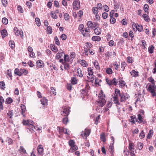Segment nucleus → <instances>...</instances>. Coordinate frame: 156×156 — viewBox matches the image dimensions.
<instances>
[{
  "label": "nucleus",
  "instance_id": "nucleus-1",
  "mask_svg": "<svg viewBox=\"0 0 156 156\" xmlns=\"http://www.w3.org/2000/svg\"><path fill=\"white\" fill-rule=\"evenodd\" d=\"M22 123L23 125L27 126V131L28 132L32 133V130L34 129H36V126L34 125V122L31 120L23 119Z\"/></svg>",
  "mask_w": 156,
  "mask_h": 156
},
{
  "label": "nucleus",
  "instance_id": "nucleus-2",
  "mask_svg": "<svg viewBox=\"0 0 156 156\" xmlns=\"http://www.w3.org/2000/svg\"><path fill=\"white\" fill-rule=\"evenodd\" d=\"M105 95L103 94L102 92H101L99 94L98 96V99L97 101L98 105L101 107L104 106L106 101L105 99Z\"/></svg>",
  "mask_w": 156,
  "mask_h": 156
},
{
  "label": "nucleus",
  "instance_id": "nucleus-3",
  "mask_svg": "<svg viewBox=\"0 0 156 156\" xmlns=\"http://www.w3.org/2000/svg\"><path fill=\"white\" fill-rule=\"evenodd\" d=\"M148 91L151 93L153 96H156V87L154 83H152V84L148 86Z\"/></svg>",
  "mask_w": 156,
  "mask_h": 156
},
{
  "label": "nucleus",
  "instance_id": "nucleus-4",
  "mask_svg": "<svg viewBox=\"0 0 156 156\" xmlns=\"http://www.w3.org/2000/svg\"><path fill=\"white\" fill-rule=\"evenodd\" d=\"M70 108L65 107L62 109L61 111V114L63 116L68 117L70 112Z\"/></svg>",
  "mask_w": 156,
  "mask_h": 156
},
{
  "label": "nucleus",
  "instance_id": "nucleus-5",
  "mask_svg": "<svg viewBox=\"0 0 156 156\" xmlns=\"http://www.w3.org/2000/svg\"><path fill=\"white\" fill-rule=\"evenodd\" d=\"M73 8L76 10H77L80 8V2L79 0H73Z\"/></svg>",
  "mask_w": 156,
  "mask_h": 156
},
{
  "label": "nucleus",
  "instance_id": "nucleus-6",
  "mask_svg": "<svg viewBox=\"0 0 156 156\" xmlns=\"http://www.w3.org/2000/svg\"><path fill=\"white\" fill-rule=\"evenodd\" d=\"M58 130L59 133L60 134L64 133L66 134L69 135V131H68V129H66L65 128L62 127H60L58 126Z\"/></svg>",
  "mask_w": 156,
  "mask_h": 156
},
{
  "label": "nucleus",
  "instance_id": "nucleus-7",
  "mask_svg": "<svg viewBox=\"0 0 156 156\" xmlns=\"http://www.w3.org/2000/svg\"><path fill=\"white\" fill-rule=\"evenodd\" d=\"M106 80L107 83L110 86L112 85H116L118 83V82L116 81V79L115 78H114L112 80L106 79Z\"/></svg>",
  "mask_w": 156,
  "mask_h": 156
},
{
  "label": "nucleus",
  "instance_id": "nucleus-8",
  "mask_svg": "<svg viewBox=\"0 0 156 156\" xmlns=\"http://www.w3.org/2000/svg\"><path fill=\"white\" fill-rule=\"evenodd\" d=\"M87 71L88 75L89 76H91V81H93L94 80V75H93V69L91 67H89L88 68Z\"/></svg>",
  "mask_w": 156,
  "mask_h": 156
},
{
  "label": "nucleus",
  "instance_id": "nucleus-9",
  "mask_svg": "<svg viewBox=\"0 0 156 156\" xmlns=\"http://www.w3.org/2000/svg\"><path fill=\"white\" fill-rule=\"evenodd\" d=\"M90 133V130L89 129H85L84 131H82L81 133V136L83 137H87Z\"/></svg>",
  "mask_w": 156,
  "mask_h": 156
},
{
  "label": "nucleus",
  "instance_id": "nucleus-10",
  "mask_svg": "<svg viewBox=\"0 0 156 156\" xmlns=\"http://www.w3.org/2000/svg\"><path fill=\"white\" fill-rule=\"evenodd\" d=\"M97 23H96L93 22L91 21H88L87 23V25L89 28L92 29L95 28L97 27Z\"/></svg>",
  "mask_w": 156,
  "mask_h": 156
},
{
  "label": "nucleus",
  "instance_id": "nucleus-11",
  "mask_svg": "<svg viewBox=\"0 0 156 156\" xmlns=\"http://www.w3.org/2000/svg\"><path fill=\"white\" fill-rule=\"evenodd\" d=\"M120 101L121 102H123L128 99L129 98V96L126 93L122 94L120 96Z\"/></svg>",
  "mask_w": 156,
  "mask_h": 156
},
{
  "label": "nucleus",
  "instance_id": "nucleus-12",
  "mask_svg": "<svg viewBox=\"0 0 156 156\" xmlns=\"http://www.w3.org/2000/svg\"><path fill=\"white\" fill-rule=\"evenodd\" d=\"M44 149L41 145H39L38 146L37 151L39 154L42 156L44 155Z\"/></svg>",
  "mask_w": 156,
  "mask_h": 156
},
{
  "label": "nucleus",
  "instance_id": "nucleus-13",
  "mask_svg": "<svg viewBox=\"0 0 156 156\" xmlns=\"http://www.w3.org/2000/svg\"><path fill=\"white\" fill-rule=\"evenodd\" d=\"M135 95L136 96V98H137V99L136 100V102L135 103V104H136V103L137 101L140 102L143 101L144 97L141 94L138 93L137 94H136Z\"/></svg>",
  "mask_w": 156,
  "mask_h": 156
},
{
  "label": "nucleus",
  "instance_id": "nucleus-14",
  "mask_svg": "<svg viewBox=\"0 0 156 156\" xmlns=\"http://www.w3.org/2000/svg\"><path fill=\"white\" fill-rule=\"evenodd\" d=\"M64 51L62 50H61L57 53L55 56V58L57 59L61 58L63 56V55H64Z\"/></svg>",
  "mask_w": 156,
  "mask_h": 156
},
{
  "label": "nucleus",
  "instance_id": "nucleus-15",
  "mask_svg": "<svg viewBox=\"0 0 156 156\" xmlns=\"http://www.w3.org/2000/svg\"><path fill=\"white\" fill-rule=\"evenodd\" d=\"M139 121L138 122L139 123H142L144 124L146 123L145 121L144 120L143 117L140 114H138L137 115Z\"/></svg>",
  "mask_w": 156,
  "mask_h": 156
},
{
  "label": "nucleus",
  "instance_id": "nucleus-16",
  "mask_svg": "<svg viewBox=\"0 0 156 156\" xmlns=\"http://www.w3.org/2000/svg\"><path fill=\"white\" fill-rule=\"evenodd\" d=\"M36 64L37 65V67L39 68L41 67H43L44 66V64L43 61L41 60H38L36 62Z\"/></svg>",
  "mask_w": 156,
  "mask_h": 156
},
{
  "label": "nucleus",
  "instance_id": "nucleus-17",
  "mask_svg": "<svg viewBox=\"0 0 156 156\" xmlns=\"http://www.w3.org/2000/svg\"><path fill=\"white\" fill-rule=\"evenodd\" d=\"M41 104L44 106L48 105V100L46 98H44L40 100Z\"/></svg>",
  "mask_w": 156,
  "mask_h": 156
},
{
  "label": "nucleus",
  "instance_id": "nucleus-18",
  "mask_svg": "<svg viewBox=\"0 0 156 156\" xmlns=\"http://www.w3.org/2000/svg\"><path fill=\"white\" fill-rule=\"evenodd\" d=\"M118 95H115L114 94V96L113 97V101H114V103L117 105H119L120 103L119 102V100L118 99Z\"/></svg>",
  "mask_w": 156,
  "mask_h": 156
},
{
  "label": "nucleus",
  "instance_id": "nucleus-19",
  "mask_svg": "<svg viewBox=\"0 0 156 156\" xmlns=\"http://www.w3.org/2000/svg\"><path fill=\"white\" fill-rule=\"evenodd\" d=\"M1 34L2 38H4L8 34L6 30L5 29L1 31Z\"/></svg>",
  "mask_w": 156,
  "mask_h": 156
},
{
  "label": "nucleus",
  "instance_id": "nucleus-20",
  "mask_svg": "<svg viewBox=\"0 0 156 156\" xmlns=\"http://www.w3.org/2000/svg\"><path fill=\"white\" fill-rule=\"evenodd\" d=\"M134 144L133 143L129 142V149L130 151H134Z\"/></svg>",
  "mask_w": 156,
  "mask_h": 156
},
{
  "label": "nucleus",
  "instance_id": "nucleus-21",
  "mask_svg": "<svg viewBox=\"0 0 156 156\" xmlns=\"http://www.w3.org/2000/svg\"><path fill=\"white\" fill-rule=\"evenodd\" d=\"M88 86L86 85L85 88L80 90L81 93L83 95H85L87 94V92H88Z\"/></svg>",
  "mask_w": 156,
  "mask_h": 156
},
{
  "label": "nucleus",
  "instance_id": "nucleus-22",
  "mask_svg": "<svg viewBox=\"0 0 156 156\" xmlns=\"http://www.w3.org/2000/svg\"><path fill=\"white\" fill-rule=\"evenodd\" d=\"M155 48L153 45L150 46L148 48V51L149 53L152 54L154 52Z\"/></svg>",
  "mask_w": 156,
  "mask_h": 156
},
{
  "label": "nucleus",
  "instance_id": "nucleus-23",
  "mask_svg": "<svg viewBox=\"0 0 156 156\" xmlns=\"http://www.w3.org/2000/svg\"><path fill=\"white\" fill-rule=\"evenodd\" d=\"M101 39V37L98 36H94L92 38V40L94 41H99Z\"/></svg>",
  "mask_w": 156,
  "mask_h": 156
},
{
  "label": "nucleus",
  "instance_id": "nucleus-24",
  "mask_svg": "<svg viewBox=\"0 0 156 156\" xmlns=\"http://www.w3.org/2000/svg\"><path fill=\"white\" fill-rule=\"evenodd\" d=\"M95 68L98 70L100 69V67L99 65V63L97 60H95L94 62H93Z\"/></svg>",
  "mask_w": 156,
  "mask_h": 156
},
{
  "label": "nucleus",
  "instance_id": "nucleus-25",
  "mask_svg": "<svg viewBox=\"0 0 156 156\" xmlns=\"http://www.w3.org/2000/svg\"><path fill=\"white\" fill-rule=\"evenodd\" d=\"M130 73L131 75L133 76L136 77L139 76L138 72L134 70H133L132 71L130 72Z\"/></svg>",
  "mask_w": 156,
  "mask_h": 156
},
{
  "label": "nucleus",
  "instance_id": "nucleus-26",
  "mask_svg": "<svg viewBox=\"0 0 156 156\" xmlns=\"http://www.w3.org/2000/svg\"><path fill=\"white\" fill-rule=\"evenodd\" d=\"M78 147L76 145H75L72 147H71L69 150V152L71 153H73L74 151H76L77 150Z\"/></svg>",
  "mask_w": 156,
  "mask_h": 156
},
{
  "label": "nucleus",
  "instance_id": "nucleus-27",
  "mask_svg": "<svg viewBox=\"0 0 156 156\" xmlns=\"http://www.w3.org/2000/svg\"><path fill=\"white\" fill-rule=\"evenodd\" d=\"M101 29L99 27H96L94 29V33H95L97 35H99L101 33Z\"/></svg>",
  "mask_w": 156,
  "mask_h": 156
},
{
  "label": "nucleus",
  "instance_id": "nucleus-28",
  "mask_svg": "<svg viewBox=\"0 0 156 156\" xmlns=\"http://www.w3.org/2000/svg\"><path fill=\"white\" fill-rule=\"evenodd\" d=\"M21 108V114L23 115V116H25L24 113H25L26 110V107L24 105H22L20 106Z\"/></svg>",
  "mask_w": 156,
  "mask_h": 156
},
{
  "label": "nucleus",
  "instance_id": "nucleus-29",
  "mask_svg": "<svg viewBox=\"0 0 156 156\" xmlns=\"http://www.w3.org/2000/svg\"><path fill=\"white\" fill-rule=\"evenodd\" d=\"M131 119V122L133 123V124L135 123L136 122L138 121L137 119L136 118L135 115H133L130 117Z\"/></svg>",
  "mask_w": 156,
  "mask_h": 156
},
{
  "label": "nucleus",
  "instance_id": "nucleus-30",
  "mask_svg": "<svg viewBox=\"0 0 156 156\" xmlns=\"http://www.w3.org/2000/svg\"><path fill=\"white\" fill-rule=\"evenodd\" d=\"M101 140L104 142L106 141L105 135V133H103L100 135Z\"/></svg>",
  "mask_w": 156,
  "mask_h": 156
},
{
  "label": "nucleus",
  "instance_id": "nucleus-31",
  "mask_svg": "<svg viewBox=\"0 0 156 156\" xmlns=\"http://www.w3.org/2000/svg\"><path fill=\"white\" fill-rule=\"evenodd\" d=\"M153 131L152 129H151L149 130V132L147 136V138L148 139H150L153 135Z\"/></svg>",
  "mask_w": 156,
  "mask_h": 156
},
{
  "label": "nucleus",
  "instance_id": "nucleus-32",
  "mask_svg": "<svg viewBox=\"0 0 156 156\" xmlns=\"http://www.w3.org/2000/svg\"><path fill=\"white\" fill-rule=\"evenodd\" d=\"M15 34L17 36L20 35L21 37H23V32L21 31H19L17 30V31L15 32Z\"/></svg>",
  "mask_w": 156,
  "mask_h": 156
},
{
  "label": "nucleus",
  "instance_id": "nucleus-33",
  "mask_svg": "<svg viewBox=\"0 0 156 156\" xmlns=\"http://www.w3.org/2000/svg\"><path fill=\"white\" fill-rule=\"evenodd\" d=\"M14 73L17 75L21 76L22 75V73L20 71V69L19 70L18 69H15Z\"/></svg>",
  "mask_w": 156,
  "mask_h": 156
},
{
  "label": "nucleus",
  "instance_id": "nucleus-34",
  "mask_svg": "<svg viewBox=\"0 0 156 156\" xmlns=\"http://www.w3.org/2000/svg\"><path fill=\"white\" fill-rule=\"evenodd\" d=\"M5 84L4 81L0 82V88L3 90H5Z\"/></svg>",
  "mask_w": 156,
  "mask_h": 156
},
{
  "label": "nucleus",
  "instance_id": "nucleus-35",
  "mask_svg": "<svg viewBox=\"0 0 156 156\" xmlns=\"http://www.w3.org/2000/svg\"><path fill=\"white\" fill-rule=\"evenodd\" d=\"M13 101V100L10 97L8 98L6 100L5 103L9 104L12 103Z\"/></svg>",
  "mask_w": 156,
  "mask_h": 156
},
{
  "label": "nucleus",
  "instance_id": "nucleus-36",
  "mask_svg": "<svg viewBox=\"0 0 156 156\" xmlns=\"http://www.w3.org/2000/svg\"><path fill=\"white\" fill-rule=\"evenodd\" d=\"M9 44L11 48L12 49L15 48V43L14 41L12 40L10 41L9 42Z\"/></svg>",
  "mask_w": 156,
  "mask_h": 156
},
{
  "label": "nucleus",
  "instance_id": "nucleus-37",
  "mask_svg": "<svg viewBox=\"0 0 156 156\" xmlns=\"http://www.w3.org/2000/svg\"><path fill=\"white\" fill-rule=\"evenodd\" d=\"M82 66L84 67H86L87 66L88 64L86 62V61L84 60H82L80 62Z\"/></svg>",
  "mask_w": 156,
  "mask_h": 156
},
{
  "label": "nucleus",
  "instance_id": "nucleus-38",
  "mask_svg": "<svg viewBox=\"0 0 156 156\" xmlns=\"http://www.w3.org/2000/svg\"><path fill=\"white\" fill-rule=\"evenodd\" d=\"M13 115V112L12 110H9L7 113V115L9 117V118L11 119Z\"/></svg>",
  "mask_w": 156,
  "mask_h": 156
},
{
  "label": "nucleus",
  "instance_id": "nucleus-39",
  "mask_svg": "<svg viewBox=\"0 0 156 156\" xmlns=\"http://www.w3.org/2000/svg\"><path fill=\"white\" fill-rule=\"evenodd\" d=\"M114 144L113 143L111 144L109 147V150H111L110 153L111 154L113 153L114 152Z\"/></svg>",
  "mask_w": 156,
  "mask_h": 156
},
{
  "label": "nucleus",
  "instance_id": "nucleus-40",
  "mask_svg": "<svg viewBox=\"0 0 156 156\" xmlns=\"http://www.w3.org/2000/svg\"><path fill=\"white\" fill-rule=\"evenodd\" d=\"M142 16L145 21L148 22L150 21L149 17L146 14H143Z\"/></svg>",
  "mask_w": 156,
  "mask_h": 156
},
{
  "label": "nucleus",
  "instance_id": "nucleus-41",
  "mask_svg": "<svg viewBox=\"0 0 156 156\" xmlns=\"http://www.w3.org/2000/svg\"><path fill=\"white\" fill-rule=\"evenodd\" d=\"M121 68L122 71H123L125 69V67L126 66V64L125 62H122L121 63Z\"/></svg>",
  "mask_w": 156,
  "mask_h": 156
},
{
  "label": "nucleus",
  "instance_id": "nucleus-42",
  "mask_svg": "<svg viewBox=\"0 0 156 156\" xmlns=\"http://www.w3.org/2000/svg\"><path fill=\"white\" fill-rule=\"evenodd\" d=\"M84 26L83 24H80L79 25L78 29L81 32L82 34L84 32V30H83Z\"/></svg>",
  "mask_w": 156,
  "mask_h": 156
},
{
  "label": "nucleus",
  "instance_id": "nucleus-43",
  "mask_svg": "<svg viewBox=\"0 0 156 156\" xmlns=\"http://www.w3.org/2000/svg\"><path fill=\"white\" fill-rule=\"evenodd\" d=\"M51 47L53 51L55 52L58 51V48L57 47H55L54 44H51Z\"/></svg>",
  "mask_w": 156,
  "mask_h": 156
},
{
  "label": "nucleus",
  "instance_id": "nucleus-44",
  "mask_svg": "<svg viewBox=\"0 0 156 156\" xmlns=\"http://www.w3.org/2000/svg\"><path fill=\"white\" fill-rule=\"evenodd\" d=\"M20 71L21 73H22V75L23 74H24L25 75H26L28 73L27 70L25 69H20Z\"/></svg>",
  "mask_w": 156,
  "mask_h": 156
},
{
  "label": "nucleus",
  "instance_id": "nucleus-45",
  "mask_svg": "<svg viewBox=\"0 0 156 156\" xmlns=\"http://www.w3.org/2000/svg\"><path fill=\"white\" fill-rule=\"evenodd\" d=\"M47 32L48 34H51L52 33V28L50 26H48L47 27Z\"/></svg>",
  "mask_w": 156,
  "mask_h": 156
},
{
  "label": "nucleus",
  "instance_id": "nucleus-46",
  "mask_svg": "<svg viewBox=\"0 0 156 156\" xmlns=\"http://www.w3.org/2000/svg\"><path fill=\"white\" fill-rule=\"evenodd\" d=\"M68 121H69L68 119V117H66L63 118L62 122L63 123L65 124H66L68 122Z\"/></svg>",
  "mask_w": 156,
  "mask_h": 156
},
{
  "label": "nucleus",
  "instance_id": "nucleus-47",
  "mask_svg": "<svg viewBox=\"0 0 156 156\" xmlns=\"http://www.w3.org/2000/svg\"><path fill=\"white\" fill-rule=\"evenodd\" d=\"M69 146L71 147L75 145V142L73 140H70L69 141Z\"/></svg>",
  "mask_w": 156,
  "mask_h": 156
},
{
  "label": "nucleus",
  "instance_id": "nucleus-48",
  "mask_svg": "<svg viewBox=\"0 0 156 156\" xmlns=\"http://www.w3.org/2000/svg\"><path fill=\"white\" fill-rule=\"evenodd\" d=\"M65 20L66 21H68L69 19V16L68 14L65 13L64 15Z\"/></svg>",
  "mask_w": 156,
  "mask_h": 156
},
{
  "label": "nucleus",
  "instance_id": "nucleus-49",
  "mask_svg": "<svg viewBox=\"0 0 156 156\" xmlns=\"http://www.w3.org/2000/svg\"><path fill=\"white\" fill-rule=\"evenodd\" d=\"M2 23L5 25H6L8 23V20L5 17L3 18L2 19Z\"/></svg>",
  "mask_w": 156,
  "mask_h": 156
},
{
  "label": "nucleus",
  "instance_id": "nucleus-50",
  "mask_svg": "<svg viewBox=\"0 0 156 156\" xmlns=\"http://www.w3.org/2000/svg\"><path fill=\"white\" fill-rule=\"evenodd\" d=\"M119 83L120 86H121L122 87L124 86L126 84L125 82L122 80H120L119 81Z\"/></svg>",
  "mask_w": 156,
  "mask_h": 156
},
{
  "label": "nucleus",
  "instance_id": "nucleus-51",
  "mask_svg": "<svg viewBox=\"0 0 156 156\" xmlns=\"http://www.w3.org/2000/svg\"><path fill=\"white\" fill-rule=\"evenodd\" d=\"M35 20L37 25L38 27L40 26H41V24L40 19L38 18H35Z\"/></svg>",
  "mask_w": 156,
  "mask_h": 156
},
{
  "label": "nucleus",
  "instance_id": "nucleus-52",
  "mask_svg": "<svg viewBox=\"0 0 156 156\" xmlns=\"http://www.w3.org/2000/svg\"><path fill=\"white\" fill-rule=\"evenodd\" d=\"M82 70L81 69L79 68L77 69V73L78 74V76L80 77H82L83 76V75L82 73Z\"/></svg>",
  "mask_w": 156,
  "mask_h": 156
},
{
  "label": "nucleus",
  "instance_id": "nucleus-53",
  "mask_svg": "<svg viewBox=\"0 0 156 156\" xmlns=\"http://www.w3.org/2000/svg\"><path fill=\"white\" fill-rule=\"evenodd\" d=\"M148 8H149V6L148 5L145 4L144 5V11L146 12H148Z\"/></svg>",
  "mask_w": 156,
  "mask_h": 156
},
{
  "label": "nucleus",
  "instance_id": "nucleus-54",
  "mask_svg": "<svg viewBox=\"0 0 156 156\" xmlns=\"http://www.w3.org/2000/svg\"><path fill=\"white\" fill-rule=\"evenodd\" d=\"M69 55H64V60L66 62H69Z\"/></svg>",
  "mask_w": 156,
  "mask_h": 156
},
{
  "label": "nucleus",
  "instance_id": "nucleus-55",
  "mask_svg": "<svg viewBox=\"0 0 156 156\" xmlns=\"http://www.w3.org/2000/svg\"><path fill=\"white\" fill-rule=\"evenodd\" d=\"M11 70L10 69H8L7 70V74L10 78L12 80V76L11 73Z\"/></svg>",
  "mask_w": 156,
  "mask_h": 156
},
{
  "label": "nucleus",
  "instance_id": "nucleus-56",
  "mask_svg": "<svg viewBox=\"0 0 156 156\" xmlns=\"http://www.w3.org/2000/svg\"><path fill=\"white\" fill-rule=\"evenodd\" d=\"M17 9L19 12L20 13H22L23 12V10L22 7L20 5H18L17 6Z\"/></svg>",
  "mask_w": 156,
  "mask_h": 156
},
{
  "label": "nucleus",
  "instance_id": "nucleus-57",
  "mask_svg": "<svg viewBox=\"0 0 156 156\" xmlns=\"http://www.w3.org/2000/svg\"><path fill=\"white\" fill-rule=\"evenodd\" d=\"M92 45L91 43L87 42L86 43V45L85 47L88 49H90V48L92 47Z\"/></svg>",
  "mask_w": 156,
  "mask_h": 156
},
{
  "label": "nucleus",
  "instance_id": "nucleus-58",
  "mask_svg": "<svg viewBox=\"0 0 156 156\" xmlns=\"http://www.w3.org/2000/svg\"><path fill=\"white\" fill-rule=\"evenodd\" d=\"M55 42L56 44L59 45H60V43L59 42V40L58 37L57 36H55Z\"/></svg>",
  "mask_w": 156,
  "mask_h": 156
},
{
  "label": "nucleus",
  "instance_id": "nucleus-59",
  "mask_svg": "<svg viewBox=\"0 0 156 156\" xmlns=\"http://www.w3.org/2000/svg\"><path fill=\"white\" fill-rule=\"evenodd\" d=\"M136 29L139 31L141 32L143 30V27L141 25H138Z\"/></svg>",
  "mask_w": 156,
  "mask_h": 156
},
{
  "label": "nucleus",
  "instance_id": "nucleus-60",
  "mask_svg": "<svg viewBox=\"0 0 156 156\" xmlns=\"http://www.w3.org/2000/svg\"><path fill=\"white\" fill-rule=\"evenodd\" d=\"M115 95H118L119 96H120L122 94H120V91L118 89H116L115 90Z\"/></svg>",
  "mask_w": 156,
  "mask_h": 156
},
{
  "label": "nucleus",
  "instance_id": "nucleus-61",
  "mask_svg": "<svg viewBox=\"0 0 156 156\" xmlns=\"http://www.w3.org/2000/svg\"><path fill=\"white\" fill-rule=\"evenodd\" d=\"M92 11L94 14H97L98 11V8L96 7L93 8Z\"/></svg>",
  "mask_w": 156,
  "mask_h": 156
},
{
  "label": "nucleus",
  "instance_id": "nucleus-62",
  "mask_svg": "<svg viewBox=\"0 0 156 156\" xmlns=\"http://www.w3.org/2000/svg\"><path fill=\"white\" fill-rule=\"evenodd\" d=\"M71 82L73 84H76L77 83L76 79L75 77H73L71 79Z\"/></svg>",
  "mask_w": 156,
  "mask_h": 156
},
{
  "label": "nucleus",
  "instance_id": "nucleus-63",
  "mask_svg": "<svg viewBox=\"0 0 156 156\" xmlns=\"http://www.w3.org/2000/svg\"><path fill=\"white\" fill-rule=\"evenodd\" d=\"M106 73L108 74H111L112 73V70L110 68H107L106 69Z\"/></svg>",
  "mask_w": 156,
  "mask_h": 156
},
{
  "label": "nucleus",
  "instance_id": "nucleus-64",
  "mask_svg": "<svg viewBox=\"0 0 156 156\" xmlns=\"http://www.w3.org/2000/svg\"><path fill=\"white\" fill-rule=\"evenodd\" d=\"M51 16L52 18L57 19L58 18L57 16L56 15L55 13L53 12H51Z\"/></svg>",
  "mask_w": 156,
  "mask_h": 156
}]
</instances>
